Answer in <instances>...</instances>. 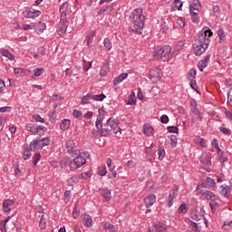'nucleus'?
Masks as SVG:
<instances>
[{"instance_id":"2","label":"nucleus","mask_w":232,"mask_h":232,"mask_svg":"<svg viewBox=\"0 0 232 232\" xmlns=\"http://www.w3.org/2000/svg\"><path fill=\"white\" fill-rule=\"evenodd\" d=\"M213 37V32L209 27H204L198 34L196 41L193 44V50L195 55H202L206 53V49L209 47V43L211 40L209 38Z\"/></svg>"},{"instance_id":"36","label":"nucleus","mask_w":232,"mask_h":232,"mask_svg":"<svg viewBox=\"0 0 232 232\" xmlns=\"http://www.w3.org/2000/svg\"><path fill=\"white\" fill-rule=\"evenodd\" d=\"M2 55L4 57H7V59H10V61H14V57L12 55V53L6 49L2 50Z\"/></svg>"},{"instance_id":"4","label":"nucleus","mask_w":232,"mask_h":232,"mask_svg":"<svg viewBox=\"0 0 232 232\" xmlns=\"http://www.w3.org/2000/svg\"><path fill=\"white\" fill-rule=\"evenodd\" d=\"M130 18L133 21L135 26L138 28H144V21L146 16L142 14V8H137L130 14Z\"/></svg>"},{"instance_id":"31","label":"nucleus","mask_w":232,"mask_h":232,"mask_svg":"<svg viewBox=\"0 0 232 232\" xmlns=\"http://www.w3.org/2000/svg\"><path fill=\"white\" fill-rule=\"evenodd\" d=\"M33 78L34 77H40V75H43V73H44V68L43 67H39V68H36L33 71Z\"/></svg>"},{"instance_id":"7","label":"nucleus","mask_w":232,"mask_h":232,"mask_svg":"<svg viewBox=\"0 0 232 232\" xmlns=\"http://www.w3.org/2000/svg\"><path fill=\"white\" fill-rule=\"evenodd\" d=\"M168 229L166 224L157 221L151 227H149V232H164Z\"/></svg>"},{"instance_id":"39","label":"nucleus","mask_w":232,"mask_h":232,"mask_svg":"<svg viewBox=\"0 0 232 232\" xmlns=\"http://www.w3.org/2000/svg\"><path fill=\"white\" fill-rule=\"evenodd\" d=\"M192 23H199L200 17L198 16V13L197 12H190Z\"/></svg>"},{"instance_id":"1","label":"nucleus","mask_w":232,"mask_h":232,"mask_svg":"<svg viewBox=\"0 0 232 232\" xmlns=\"http://www.w3.org/2000/svg\"><path fill=\"white\" fill-rule=\"evenodd\" d=\"M65 148L67 150V153L71 155V157H74L73 160L70 161L69 168L71 171H75V169H79L82 166L86 164V160L90 159V153L88 151L79 150L77 146L75 145V141L73 140H68L65 142Z\"/></svg>"},{"instance_id":"42","label":"nucleus","mask_w":232,"mask_h":232,"mask_svg":"<svg viewBox=\"0 0 232 232\" xmlns=\"http://www.w3.org/2000/svg\"><path fill=\"white\" fill-rule=\"evenodd\" d=\"M77 182H78L77 176H72V178L67 179L68 186H75Z\"/></svg>"},{"instance_id":"24","label":"nucleus","mask_w":232,"mask_h":232,"mask_svg":"<svg viewBox=\"0 0 232 232\" xmlns=\"http://www.w3.org/2000/svg\"><path fill=\"white\" fill-rule=\"evenodd\" d=\"M34 30L37 34H43L44 30H46V24L43 22H39L38 24H34Z\"/></svg>"},{"instance_id":"63","label":"nucleus","mask_w":232,"mask_h":232,"mask_svg":"<svg viewBox=\"0 0 232 232\" xmlns=\"http://www.w3.org/2000/svg\"><path fill=\"white\" fill-rule=\"evenodd\" d=\"M115 227L111 223H105L104 229H108L109 231H113Z\"/></svg>"},{"instance_id":"45","label":"nucleus","mask_w":232,"mask_h":232,"mask_svg":"<svg viewBox=\"0 0 232 232\" xmlns=\"http://www.w3.org/2000/svg\"><path fill=\"white\" fill-rule=\"evenodd\" d=\"M169 139L170 140V146H172V148H177V136L171 135Z\"/></svg>"},{"instance_id":"32","label":"nucleus","mask_w":232,"mask_h":232,"mask_svg":"<svg viewBox=\"0 0 232 232\" xmlns=\"http://www.w3.org/2000/svg\"><path fill=\"white\" fill-rule=\"evenodd\" d=\"M177 195H179V186H175L170 191L169 197L170 198H177Z\"/></svg>"},{"instance_id":"33","label":"nucleus","mask_w":232,"mask_h":232,"mask_svg":"<svg viewBox=\"0 0 232 232\" xmlns=\"http://www.w3.org/2000/svg\"><path fill=\"white\" fill-rule=\"evenodd\" d=\"M40 229H46V216L42 215L40 222H39Z\"/></svg>"},{"instance_id":"6","label":"nucleus","mask_w":232,"mask_h":232,"mask_svg":"<svg viewBox=\"0 0 232 232\" xmlns=\"http://www.w3.org/2000/svg\"><path fill=\"white\" fill-rule=\"evenodd\" d=\"M171 55V46L165 45L161 47L160 50L156 53V58L163 59V61H169V56Z\"/></svg>"},{"instance_id":"30","label":"nucleus","mask_w":232,"mask_h":232,"mask_svg":"<svg viewBox=\"0 0 232 232\" xmlns=\"http://www.w3.org/2000/svg\"><path fill=\"white\" fill-rule=\"evenodd\" d=\"M92 92H89L87 95L83 96L82 98V102H81V104H88L90 103V102L92 101Z\"/></svg>"},{"instance_id":"12","label":"nucleus","mask_w":232,"mask_h":232,"mask_svg":"<svg viewBox=\"0 0 232 232\" xmlns=\"http://www.w3.org/2000/svg\"><path fill=\"white\" fill-rule=\"evenodd\" d=\"M211 59V54H207L203 60L198 63V68L200 72H204V68L208 67L209 64V60Z\"/></svg>"},{"instance_id":"5","label":"nucleus","mask_w":232,"mask_h":232,"mask_svg":"<svg viewBox=\"0 0 232 232\" xmlns=\"http://www.w3.org/2000/svg\"><path fill=\"white\" fill-rule=\"evenodd\" d=\"M202 188H206V185L204 183L198 185L196 188V193L198 195H202L207 200H212L215 202L217 200V195H215L213 192L206 189H202Z\"/></svg>"},{"instance_id":"28","label":"nucleus","mask_w":232,"mask_h":232,"mask_svg":"<svg viewBox=\"0 0 232 232\" xmlns=\"http://www.w3.org/2000/svg\"><path fill=\"white\" fill-rule=\"evenodd\" d=\"M70 124H71L70 120L64 119L62 121V122L60 124V128H61V130H63V131H66L67 130L70 129Z\"/></svg>"},{"instance_id":"3","label":"nucleus","mask_w":232,"mask_h":232,"mask_svg":"<svg viewBox=\"0 0 232 232\" xmlns=\"http://www.w3.org/2000/svg\"><path fill=\"white\" fill-rule=\"evenodd\" d=\"M96 128L97 130H101V135L102 137H108L111 132L115 133H121L122 131V129L119 126V120H116L114 118H110L106 124L102 126V118H101V115L96 119Z\"/></svg>"},{"instance_id":"49","label":"nucleus","mask_w":232,"mask_h":232,"mask_svg":"<svg viewBox=\"0 0 232 232\" xmlns=\"http://www.w3.org/2000/svg\"><path fill=\"white\" fill-rule=\"evenodd\" d=\"M100 75L102 77H106V75H108V66L107 65H103L100 71Z\"/></svg>"},{"instance_id":"27","label":"nucleus","mask_w":232,"mask_h":232,"mask_svg":"<svg viewBox=\"0 0 232 232\" xmlns=\"http://www.w3.org/2000/svg\"><path fill=\"white\" fill-rule=\"evenodd\" d=\"M93 37H95V31H92L87 36H86V41H87V46L88 48H92L93 46Z\"/></svg>"},{"instance_id":"16","label":"nucleus","mask_w":232,"mask_h":232,"mask_svg":"<svg viewBox=\"0 0 232 232\" xmlns=\"http://www.w3.org/2000/svg\"><path fill=\"white\" fill-rule=\"evenodd\" d=\"M157 198L155 195L150 194L144 198L146 208H150V206H153L156 202Z\"/></svg>"},{"instance_id":"41","label":"nucleus","mask_w":232,"mask_h":232,"mask_svg":"<svg viewBox=\"0 0 232 232\" xmlns=\"http://www.w3.org/2000/svg\"><path fill=\"white\" fill-rule=\"evenodd\" d=\"M197 77V70L195 69H190L188 73V81H193Z\"/></svg>"},{"instance_id":"59","label":"nucleus","mask_w":232,"mask_h":232,"mask_svg":"<svg viewBox=\"0 0 232 232\" xmlns=\"http://www.w3.org/2000/svg\"><path fill=\"white\" fill-rule=\"evenodd\" d=\"M51 101H64V97L59 96V94H53L51 97Z\"/></svg>"},{"instance_id":"54","label":"nucleus","mask_w":232,"mask_h":232,"mask_svg":"<svg viewBox=\"0 0 232 232\" xmlns=\"http://www.w3.org/2000/svg\"><path fill=\"white\" fill-rule=\"evenodd\" d=\"M22 30H35V24H26L22 26Z\"/></svg>"},{"instance_id":"8","label":"nucleus","mask_w":232,"mask_h":232,"mask_svg":"<svg viewBox=\"0 0 232 232\" xmlns=\"http://www.w3.org/2000/svg\"><path fill=\"white\" fill-rule=\"evenodd\" d=\"M24 17L26 19H35V17H39L41 15V11L35 10L34 8L26 9L23 12Z\"/></svg>"},{"instance_id":"22","label":"nucleus","mask_w":232,"mask_h":232,"mask_svg":"<svg viewBox=\"0 0 232 232\" xmlns=\"http://www.w3.org/2000/svg\"><path fill=\"white\" fill-rule=\"evenodd\" d=\"M3 211L5 213H10V211H12V209L9 208V206H14V200L12 199H5L3 202Z\"/></svg>"},{"instance_id":"19","label":"nucleus","mask_w":232,"mask_h":232,"mask_svg":"<svg viewBox=\"0 0 232 232\" xmlns=\"http://www.w3.org/2000/svg\"><path fill=\"white\" fill-rule=\"evenodd\" d=\"M83 225L85 227H92L93 219L92 218V216L88 214H83L82 216Z\"/></svg>"},{"instance_id":"13","label":"nucleus","mask_w":232,"mask_h":232,"mask_svg":"<svg viewBox=\"0 0 232 232\" xmlns=\"http://www.w3.org/2000/svg\"><path fill=\"white\" fill-rule=\"evenodd\" d=\"M32 150H30V147L28 144L24 145L23 150H22V155L24 160H28L32 157Z\"/></svg>"},{"instance_id":"60","label":"nucleus","mask_w":232,"mask_h":232,"mask_svg":"<svg viewBox=\"0 0 232 232\" xmlns=\"http://www.w3.org/2000/svg\"><path fill=\"white\" fill-rule=\"evenodd\" d=\"M34 121H36V122H43V123L45 122L44 118H42L41 115H39V114H35L34 116Z\"/></svg>"},{"instance_id":"18","label":"nucleus","mask_w":232,"mask_h":232,"mask_svg":"<svg viewBox=\"0 0 232 232\" xmlns=\"http://www.w3.org/2000/svg\"><path fill=\"white\" fill-rule=\"evenodd\" d=\"M200 162L203 166H211V153L203 154L200 158Z\"/></svg>"},{"instance_id":"38","label":"nucleus","mask_w":232,"mask_h":232,"mask_svg":"<svg viewBox=\"0 0 232 232\" xmlns=\"http://www.w3.org/2000/svg\"><path fill=\"white\" fill-rule=\"evenodd\" d=\"M195 140L198 144H199V146H201V148H206V140H204L200 136H197Z\"/></svg>"},{"instance_id":"14","label":"nucleus","mask_w":232,"mask_h":232,"mask_svg":"<svg viewBox=\"0 0 232 232\" xmlns=\"http://www.w3.org/2000/svg\"><path fill=\"white\" fill-rule=\"evenodd\" d=\"M99 192L100 195L105 198L106 202H110V200H111V190L109 188H101Z\"/></svg>"},{"instance_id":"25","label":"nucleus","mask_w":232,"mask_h":232,"mask_svg":"<svg viewBox=\"0 0 232 232\" xmlns=\"http://www.w3.org/2000/svg\"><path fill=\"white\" fill-rule=\"evenodd\" d=\"M143 133L144 135H147L148 137H150V135H153V127H151V125L150 124H144L143 125Z\"/></svg>"},{"instance_id":"51","label":"nucleus","mask_w":232,"mask_h":232,"mask_svg":"<svg viewBox=\"0 0 232 232\" xmlns=\"http://www.w3.org/2000/svg\"><path fill=\"white\" fill-rule=\"evenodd\" d=\"M207 186H209V188H215V180L211 178H207L205 180Z\"/></svg>"},{"instance_id":"52","label":"nucleus","mask_w":232,"mask_h":232,"mask_svg":"<svg viewBox=\"0 0 232 232\" xmlns=\"http://www.w3.org/2000/svg\"><path fill=\"white\" fill-rule=\"evenodd\" d=\"M167 130L169 133H179V127L177 126H169Z\"/></svg>"},{"instance_id":"15","label":"nucleus","mask_w":232,"mask_h":232,"mask_svg":"<svg viewBox=\"0 0 232 232\" xmlns=\"http://www.w3.org/2000/svg\"><path fill=\"white\" fill-rule=\"evenodd\" d=\"M68 12V3H63L60 7V21H66V14Z\"/></svg>"},{"instance_id":"43","label":"nucleus","mask_w":232,"mask_h":232,"mask_svg":"<svg viewBox=\"0 0 232 232\" xmlns=\"http://www.w3.org/2000/svg\"><path fill=\"white\" fill-rule=\"evenodd\" d=\"M103 46L106 48V50H111L113 45H111V41L109 40V38H105L103 42Z\"/></svg>"},{"instance_id":"11","label":"nucleus","mask_w":232,"mask_h":232,"mask_svg":"<svg viewBox=\"0 0 232 232\" xmlns=\"http://www.w3.org/2000/svg\"><path fill=\"white\" fill-rule=\"evenodd\" d=\"M25 130H26V131H31V133H33V135H37L38 132L44 130V127L37 126L34 123H29L25 126Z\"/></svg>"},{"instance_id":"58","label":"nucleus","mask_w":232,"mask_h":232,"mask_svg":"<svg viewBox=\"0 0 232 232\" xmlns=\"http://www.w3.org/2000/svg\"><path fill=\"white\" fill-rule=\"evenodd\" d=\"M82 179H83V180H86L87 179H90V177H92V172L88 171V172H82L81 174Z\"/></svg>"},{"instance_id":"55","label":"nucleus","mask_w":232,"mask_h":232,"mask_svg":"<svg viewBox=\"0 0 232 232\" xmlns=\"http://www.w3.org/2000/svg\"><path fill=\"white\" fill-rule=\"evenodd\" d=\"M160 122H162V124H168L169 122V117H168L166 114H163L160 117Z\"/></svg>"},{"instance_id":"64","label":"nucleus","mask_w":232,"mask_h":232,"mask_svg":"<svg viewBox=\"0 0 232 232\" xmlns=\"http://www.w3.org/2000/svg\"><path fill=\"white\" fill-rule=\"evenodd\" d=\"M227 101L228 102H232V88L227 92Z\"/></svg>"},{"instance_id":"23","label":"nucleus","mask_w":232,"mask_h":232,"mask_svg":"<svg viewBox=\"0 0 232 232\" xmlns=\"http://www.w3.org/2000/svg\"><path fill=\"white\" fill-rule=\"evenodd\" d=\"M128 78V73L127 72H122L121 74H120L118 77H116L113 80V84L115 86H117V84H121V82H122V81H124V79Z\"/></svg>"},{"instance_id":"48","label":"nucleus","mask_w":232,"mask_h":232,"mask_svg":"<svg viewBox=\"0 0 232 232\" xmlns=\"http://www.w3.org/2000/svg\"><path fill=\"white\" fill-rule=\"evenodd\" d=\"M106 173H108V171L106 170V167L98 168V175H100L101 177H104L106 176Z\"/></svg>"},{"instance_id":"40","label":"nucleus","mask_w":232,"mask_h":232,"mask_svg":"<svg viewBox=\"0 0 232 232\" xmlns=\"http://www.w3.org/2000/svg\"><path fill=\"white\" fill-rule=\"evenodd\" d=\"M105 99H106V95L104 93L98 94V95L92 94V101L102 102Z\"/></svg>"},{"instance_id":"47","label":"nucleus","mask_w":232,"mask_h":232,"mask_svg":"<svg viewBox=\"0 0 232 232\" xmlns=\"http://www.w3.org/2000/svg\"><path fill=\"white\" fill-rule=\"evenodd\" d=\"M158 155H159V160H162L164 157H166V150H164V149L162 148H160L158 150Z\"/></svg>"},{"instance_id":"9","label":"nucleus","mask_w":232,"mask_h":232,"mask_svg":"<svg viewBox=\"0 0 232 232\" xmlns=\"http://www.w3.org/2000/svg\"><path fill=\"white\" fill-rule=\"evenodd\" d=\"M150 79L152 82H159L160 81V69L153 68L150 71Z\"/></svg>"},{"instance_id":"34","label":"nucleus","mask_w":232,"mask_h":232,"mask_svg":"<svg viewBox=\"0 0 232 232\" xmlns=\"http://www.w3.org/2000/svg\"><path fill=\"white\" fill-rule=\"evenodd\" d=\"M10 220V217L6 218L0 223V231L6 232V223Z\"/></svg>"},{"instance_id":"62","label":"nucleus","mask_w":232,"mask_h":232,"mask_svg":"<svg viewBox=\"0 0 232 232\" xmlns=\"http://www.w3.org/2000/svg\"><path fill=\"white\" fill-rule=\"evenodd\" d=\"M154 187H155V183L153 181L147 182L146 188L149 191H151V189H153Z\"/></svg>"},{"instance_id":"20","label":"nucleus","mask_w":232,"mask_h":232,"mask_svg":"<svg viewBox=\"0 0 232 232\" xmlns=\"http://www.w3.org/2000/svg\"><path fill=\"white\" fill-rule=\"evenodd\" d=\"M200 1L194 0L189 5V12H198L200 10Z\"/></svg>"},{"instance_id":"46","label":"nucleus","mask_w":232,"mask_h":232,"mask_svg":"<svg viewBox=\"0 0 232 232\" xmlns=\"http://www.w3.org/2000/svg\"><path fill=\"white\" fill-rule=\"evenodd\" d=\"M173 5L177 10H181L184 3L180 0H174Z\"/></svg>"},{"instance_id":"10","label":"nucleus","mask_w":232,"mask_h":232,"mask_svg":"<svg viewBox=\"0 0 232 232\" xmlns=\"http://www.w3.org/2000/svg\"><path fill=\"white\" fill-rule=\"evenodd\" d=\"M66 30H68V20L61 21L58 25L57 34L60 35V37H64V34H66Z\"/></svg>"},{"instance_id":"21","label":"nucleus","mask_w":232,"mask_h":232,"mask_svg":"<svg viewBox=\"0 0 232 232\" xmlns=\"http://www.w3.org/2000/svg\"><path fill=\"white\" fill-rule=\"evenodd\" d=\"M221 189L219 190L220 195H222V197H226L227 198H229V196L231 195V188H229V186L226 185L221 186L220 187Z\"/></svg>"},{"instance_id":"37","label":"nucleus","mask_w":232,"mask_h":232,"mask_svg":"<svg viewBox=\"0 0 232 232\" xmlns=\"http://www.w3.org/2000/svg\"><path fill=\"white\" fill-rule=\"evenodd\" d=\"M178 213H182L183 215H186L188 213V207L186 206V203H182L179 208H178Z\"/></svg>"},{"instance_id":"35","label":"nucleus","mask_w":232,"mask_h":232,"mask_svg":"<svg viewBox=\"0 0 232 232\" xmlns=\"http://www.w3.org/2000/svg\"><path fill=\"white\" fill-rule=\"evenodd\" d=\"M218 35L219 37V43H224V41H226V33L224 32V30H218Z\"/></svg>"},{"instance_id":"56","label":"nucleus","mask_w":232,"mask_h":232,"mask_svg":"<svg viewBox=\"0 0 232 232\" xmlns=\"http://www.w3.org/2000/svg\"><path fill=\"white\" fill-rule=\"evenodd\" d=\"M218 160H219V162H221V164H224V162H227V156L225 155L224 152H221Z\"/></svg>"},{"instance_id":"44","label":"nucleus","mask_w":232,"mask_h":232,"mask_svg":"<svg viewBox=\"0 0 232 232\" xmlns=\"http://www.w3.org/2000/svg\"><path fill=\"white\" fill-rule=\"evenodd\" d=\"M186 45V42L185 41H179L176 46H175V50L177 52H180V50H182V48H184V46Z\"/></svg>"},{"instance_id":"57","label":"nucleus","mask_w":232,"mask_h":232,"mask_svg":"<svg viewBox=\"0 0 232 232\" xmlns=\"http://www.w3.org/2000/svg\"><path fill=\"white\" fill-rule=\"evenodd\" d=\"M55 111H49V120H50V122H54L55 121Z\"/></svg>"},{"instance_id":"61","label":"nucleus","mask_w":232,"mask_h":232,"mask_svg":"<svg viewBox=\"0 0 232 232\" xmlns=\"http://www.w3.org/2000/svg\"><path fill=\"white\" fill-rule=\"evenodd\" d=\"M219 130H221L225 135H231V130L227 128L220 127Z\"/></svg>"},{"instance_id":"50","label":"nucleus","mask_w":232,"mask_h":232,"mask_svg":"<svg viewBox=\"0 0 232 232\" xmlns=\"http://www.w3.org/2000/svg\"><path fill=\"white\" fill-rule=\"evenodd\" d=\"M41 160V153L36 152L33 158L34 166H37V163Z\"/></svg>"},{"instance_id":"53","label":"nucleus","mask_w":232,"mask_h":232,"mask_svg":"<svg viewBox=\"0 0 232 232\" xmlns=\"http://www.w3.org/2000/svg\"><path fill=\"white\" fill-rule=\"evenodd\" d=\"M136 102H137V98H133V96L130 95L127 104H129L130 106H133V104H136Z\"/></svg>"},{"instance_id":"29","label":"nucleus","mask_w":232,"mask_h":232,"mask_svg":"<svg viewBox=\"0 0 232 232\" xmlns=\"http://www.w3.org/2000/svg\"><path fill=\"white\" fill-rule=\"evenodd\" d=\"M37 140L42 149H44V146H50V137H45V138H43L42 140Z\"/></svg>"},{"instance_id":"17","label":"nucleus","mask_w":232,"mask_h":232,"mask_svg":"<svg viewBox=\"0 0 232 232\" xmlns=\"http://www.w3.org/2000/svg\"><path fill=\"white\" fill-rule=\"evenodd\" d=\"M190 218H192V220H195L196 222H200V220L204 218V214L198 212V210H193L190 213Z\"/></svg>"},{"instance_id":"26","label":"nucleus","mask_w":232,"mask_h":232,"mask_svg":"<svg viewBox=\"0 0 232 232\" xmlns=\"http://www.w3.org/2000/svg\"><path fill=\"white\" fill-rule=\"evenodd\" d=\"M29 149L31 151H37L39 150H43L41 147V144L39 143L38 140H35L34 141H32L29 145Z\"/></svg>"}]
</instances>
